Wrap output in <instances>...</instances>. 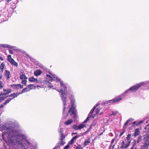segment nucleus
Listing matches in <instances>:
<instances>
[{
	"label": "nucleus",
	"mask_w": 149,
	"mask_h": 149,
	"mask_svg": "<svg viewBox=\"0 0 149 149\" xmlns=\"http://www.w3.org/2000/svg\"><path fill=\"white\" fill-rule=\"evenodd\" d=\"M143 122V121L141 120L139 122H137L136 124V125H139Z\"/></svg>",
	"instance_id": "4c0bfd02"
},
{
	"label": "nucleus",
	"mask_w": 149,
	"mask_h": 149,
	"mask_svg": "<svg viewBox=\"0 0 149 149\" xmlns=\"http://www.w3.org/2000/svg\"><path fill=\"white\" fill-rule=\"evenodd\" d=\"M2 77V76H0V79H1Z\"/></svg>",
	"instance_id": "4d7b16f0"
},
{
	"label": "nucleus",
	"mask_w": 149,
	"mask_h": 149,
	"mask_svg": "<svg viewBox=\"0 0 149 149\" xmlns=\"http://www.w3.org/2000/svg\"><path fill=\"white\" fill-rule=\"evenodd\" d=\"M118 113V112L117 111H112L111 112V113L110 114V116H115Z\"/></svg>",
	"instance_id": "c85d7f7f"
},
{
	"label": "nucleus",
	"mask_w": 149,
	"mask_h": 149,
	"mask_svg": "<svg viewBox=\"0 0 149 149\" xmlns=\"http://www.w3.org/2000/svg\"><path fill=\"white\" fill-rule=\"evenodd\" d=\"M13 47H10V48L13 49Z\"/></svg>",
	"instance_id": "6e6d98bb"
},
{
	"label": "nucleus",
	"mask_w": 149,
	"mask_h": 149,
	"mask_svg": "<svg viewBox=\"0 0 149 149\" xmlns=\"http://www.w3.org/2000/svg\"><path fill=\"white\" fill-rule=\"evenodd\" d=\"M19 94H12L10 95V101L11 100L17 97Z\"/></svg>",
	"instance_id": "a211bd4d"
},
{
	"label": "nucleus",
	"mask_w": 149,
	"mask_h": 149,
	"mask_svg": "<svg viewBox=\"0 0 149 149\" xmlns=\"http://www.w3.org/2000/svg\"><path fill=\"white\" fill-rule=\"evenodd\" d=\"M63 140H61V141H60V144L63 145L65 143L64 141H63Z\"/></svg>",
	"instance_id": "58836bf2"
},
{
	"label": "nucleus",
	"mask_w": 149,
	"mask_h": 149,
	"mask_svg": "<svg viewBox=\"0 0 149 149\" xmlns=\"http://www.w3.org/2000/svg\"><path fill=\"white\" fill-rule=\"evenodd\" d=\"M146 129H149V123L147 125V126H146L145 127Z\"/></svg>",
	"instance_id": "c03bdc74"
},
{
	"label": "nucleus",
	"mask_w": 149,
	"mask_h": 149,
	"mask_svg": "<svg viewBox=\"0 0 149 149\" xmlns=\"http://www.w3.org/2000/svg\"><path fill=\"white\" fill-rule=\"evenodd\" d=\"M99 105L98 104H96V106H95L93 109H92L90 113L89 114L88 116L87 117L86 119L81 123L79 125L77 126L75 125H74L73 126V128L75 130H80L81 129L85 127L86 126V125L85 124L88 121L90 117H92V118H94L95 116L99 112V110L100 109L99 108L96 109L95 110V109H96V107Z\"/></svg>",
	"instance_id": "7ed1b4c3"
},
{
	"label": "nucleus",
	"mask_w": 149,
	"mask_h": 149,
	"mask_svg": "<svg viewBox=\"0 0 149 149\" xmlns=\"http://www.w3.org/2000/svg\"><path fill=\"white\" fill-rule=\"evenodd\" d=\"M30 90V89H29V88L28 87V86H27V87L24 88V89H23L22 91V93L26 92L27 91H29Z\"/></svg>",
	"instance_id": "4be33fe9"
},
{
	"label": "nucleus",
	"mask_w": 149,
	"mask_h": 149,
	"mask_svg": "<svg viewBox=\"0 0 149 149\" xmlns=\"http://www.w3.org/2000/svg\"><path fill=\"white\" fill-rule=\"evenodd\" d=\"M115 141V139H113L111 141V143L110 144V147H111V146H112V149H113V148H114V146H115V144H113V142Z\"/></svg>",
	"instance_id": "393cba45"
},
{
	"label": "nucleus",
	"mask_w": 149,
	"mask_h": 149,
	"mask_svg": "<svg viewBox=\"0 0 149 149\" xmlns=\"http://www.w3.org/2000/svg\"><path fill=\"white\" fill-rule=\"evenodd\" d=\"M5 66L4 64L2 63L1 64L0 66V68H1L2 70H3Z\"/></svg>",
	"instance_id": "f704fd0d"
},
{
	"label": "nucleus",
	"mask_w": 149,
	"mask_h": 149,
	"mask_svg": "<svg viewBox=\"0 0 149 149\" xmlns=\"http://www.w3.org/2000/svg\"><path fill=\"white\" fill-rule=\"evenodd\" d=\"M140 131L139 129L138 128L136 129L134 131V136H136L138 135L139 134Z\"/></svg>",
	"instance_id": "aec40b11"
},
{
	"label": "nucleus",
	"mask_w": 149,
	"mask_h": 149,
	"mask_svg": "<svg viewBox=\"0 0 149 149\" xmlns=\"http://www.w3.org/2000/svg\"><path fill=\"white\" fill-rule=\"evenodd\" d=\"M58 146H56L53 148L52 149H58Z\"/></svg>",
	"instance_id": "a18cd8bd"
},
{
	"label": "nucleus",
	"mask_w": 149,
	"mask_h": 149,
	"mask_svg": "<svg viewBox=\"0 0 149 149\" xmlns=\"http://www.w3.org/2000/svg\"><path fill=\"white\" fill-rule=\"evenodd\" d=\"M124 97V95L123 94H121L119 96L116 97L114 99L106 102L105 104H107L108 105H110L113 103L119 102V101L120 100Z\"/></svg>",
	"instance_id": "39448f33"
},
{
	"label": "nucleus",
	"mask_w": 149,
	"mask_h": 149,
	"mask_svg": "<svg viewBox=\"0 0 149 149\" xmlns=\"http://www.w3.org/2000/svg\"><path fill=\"white\" fill-rule=\"evenodd\" d=\"M133 120V119L132 118H130L128 120H127V121L125 123V124H124V126H126L127 124H128V122L130 121H132V120Z\"/></svg>",
	"instance_id": "2f4dec72"
},
{
	"label": "nucleus",
	"mask_w": 149,
	"mask_h": 149,
	"mask_svg": "<svg viewBox=\"0 0 149 149\" xmlns=\"http://www.w3.org/2000/svg\"><path fill=\"white\" fill-rule=\"evenodd\" d=\"M10 63L13 65L17 67L18 66L17 63L12 58L10 55Z\"/></svg>",
	"instance_id": "9b49d317"
},
{
	"label": "nucleus",
	"mask_w": 149,
	"mask_h": 149,
	"mask_svg": "<svg viewBox=\"0 0 149 149\" xmlns=\"http://www.w3.org/2000/svg\"><path fill=\"white\" fill-rule=\"evenodd\" d=\"M2 48H9V45L7 44H2Z\"/></svg>",
	"instance_id": "cd10ccee"
},
{
	"label": "nucleus",
	"mask_w": 149,
	"mask_h": 149,
	"mask_svg": "<svg viewBox=\"0 0 149 149\" xmlns=\"http://www.w3.org/2000/svg\"><path fill=\"white\" fill-rule=\"evenodd\" d=\"M8 94H0V102L3 100L7 96Z\"/></svg>",
	"instance_id": "4468645a"
},
{
	"label": "nucleus",
	"mask_w": 149,
	"mask_h": 149,
	"mask_svg": "<svg viewBox=\"0 0 149 149\" xmlns=\"http://www.w3.org/2000/svg\"><path fill=\"white\" fill-rule=\"evenodd\" d=\"M144 141H149V132H148V133L145 135L144 137Z\"/></svg>",
	"instance_id": "dca6fc26"
},
{
	"label": "nucleus",
	"mask_w": 149,
	"mask_h": 149,
	"mask_svg": "<svg viewBox=\"0 0 149 149\" xmlns=\"http://www.w3.org/2000/svg\"><path fill=\"white\" fill-rule=\"evenodd\" d=\"M131 135L130 134H128L126 139H125L126 140H127L128 141L131 143Z\"/></svg>",
	"instance_id": "b1692460"
},
{
	"label": "nucleus",
	"mask_w": 149,
	"mask_h": 149,
	"mask_svg": "<svg viewBox=\"0 0 149 149\" xmlns=\"http://www.w3.org/2000/svg\"><path fill=\"white\" fill-rule=\"evenodd\" d=\"M59 132L61 134H63V129L62 128L59 131Z\"/></svg>",
	"instance_id": "ea45409f"
},
{
	"label": "nucleus",
	"mask_w": 149,
	"mask_h": 149,
	"mask_svg": "<svg viewBox=\"0 0 149 149\" xmlns=\"http://www.w3.org/2000/svg\"><path fill=\"white\" fill-rule=\"evenodd\" d=\"M23 130L16 121H10V147L15 149H27L32 146L34 140L27 139V136L22 132Z\"/></svg>",
	"instance_id": "f257e3e1"
},
{
	"label": "nucleus",
	"mask_w": 149,
	"mask_h": 149,
	"mask_svg": "<svg viewBox=\"0 0 149 149\" xmlns=\"http://www.w3.org/2000/svg\"><path fill=\"white\" fill-rule=\"evenodd\" d=\"M29 81L31 82H35L37 83L39 82L38 80L37 79H35L33 77H31L29 78Z\"/></svg>",
	"instance_id": "2eb2a0df"
},
{
	"label": "nucleus",
	"mask_w": 149,
	"mask_h": 149,
	"mask_svg": "<svg viewBox=\"0 0 149 149\" xmlns=\"http://www.w3.org/2000/svg\"><path fill=\"white\" fill-rule=\"evenodd\" d=\"M111 147H112V146H111ZM109 148H110V147H109Z\"/></svg>",
	"instance_id": "bf43d9fd"
},
{
	"label": "nucleus",
	"mask_w": 149,
	"mask_h": 149,
	"mask_svg": "<svg viewBox=\"0 0 149 149\" xmlns=\"http://www.w3.org/2000/svg\"><path fill=\"white\" fill-rule=\"evenodd\" d=\"M136 121H134V122H133V125H135V124H136Z\"/></svg>",
	"instance_id": "8fccbe9b"
},
{
	"label": "nucleus",
	"mask_w": 149,
	"mask_h": 149,
	"mask_svg": "<svg viewBox=\"0 0 149 149\" xmlns=\"http://www.w3.org/2000/svg\"><path fill=\"white\" fill-rule=\"evenodd\" d=\"M77 134V133H72V135H73V134Z\"/></svg>",
	"instance_id": "5fc2aeb1"
},
{
	"label": "nucleus",
	"mask_w": 149,
	"mask_h": 149,
	"mask_svg": "<svg viewBox=\"0 0 149 149\" xmlns=\"http://www.w3.org/2000/svg\"><path fill=\"white\" fill-rule=\"evenodd\" d=\"M37 87H40L39 86H38V85H37Z\"/></svg>",
	"instance_id": "13d9d810"
},
{
	"label": "nucleus",
	"mask_w": 149,
	"mask_h": 149,
	"mask_svg": "<svg viewBox=\"0 0 149 149\" xmlns=\"http://www.w3.org/2000/svg\"><path fill=\"white\" fill-rule=\"evenodd\" d=\"M69 143H68V144L65 146L64 148V149H68L69 147Z\"/></svg>",
	"instance_id": "a19ab883"
},
{
	"label": "nucleus",
	"mask_w": 149,
	"mask_h": 149,
	"mask_svg": "<svg viewBox=\"0 0 149 149\" xmlns=\"http://www.w3.org/2000/svg\"><path fill=\"white\" fill-rule=\"evenodd\" d=\"M9 125L8 124H6L4 125L0 124V131L4 130H7L9 128Z\"/></svg>",
	"instance_id": "6e6552de"
},
{
	"label": "nucleus",
	"mask_w": 149,
	"mask_h": 149,
	"mask_svg": "<svg viewBox=\"0 0 149 149\" xmlns=\"http://www.w3.org/2000/svg\"><path fill=\"white\" fill-rule=\"evenodd\" d=\"M75 149H83V148L80 145H78Z\"/></svg>",
	"instance_id": "473e14b6"
},
{
	"label": "nucleus",
	"mask_w": 149,
	"mask_h": 149,
	"mask_svg": "<svg viewBox=\"0 0 149 149\" xmlns=\"http://www.w3.org/2000/svg\"><path fill=\"white\" fill-rule=\"evenodd\" d=\"M46 76L48 77V79H49V81H51L53 80V78L49 74H47Z\"/></svg>",
	"instance_id": "bb28decb"
},
{
	"label": "nucleus",
	"mask_w": 149,
	"mask_h": 149,
	"mask_svg": "<svg viewBox=\"0 0 149 149\" xmlns=\"http://www.w3.org/2000/svg\"><path fill=\"white\" fill-rule=\"evenodd\" d=\"M136 142L135 141L130 149H137V148L136 146Z\"/></svg>",
	"instance_id": "a878e982"
},
{
	"label": "nucleus",
	"mask_w": 149,
	"mask_h": 149,
	"mask_svg": "<svg viewBox=\"0 0 149 149\" xmlns=\"http://www.w3.org/2000/svg\"><path fill=\"white\" fill-rule=\"evenodd\" d=\"M91 140L90 139H86L84 143V145L85 147L88 145V144L90 142Z\"/></svg>",
	"instance_id": "6ab92c4d"
},
{
	"label": "nucleus",
	"mask_w": 149,
	"mask_h": 149,
	"mask_svg": "<svg viewBox=\"0 0 149 149\" xmlns=\"http://www.w3.org/2000/svg\"><path fill=\"white\" fill-rule=\"evenodd\" d=\"M90 130V129H88L87 130L86 132H84V133H83V134H87V133H88V132Z\"/></svg>",
	"instance_id": "79ce46f5"
},
{
	"label": "nucleus",
	"mask_w": 149,
	"mask_h": 149,
	"mask_svg": "<svg viewBox=\"0 0 149 149\" xmlns=\"http://www.w3.org/2000/svg\"><path fill=\"white\" fill-rule=\"evenodd\" d=\"M11 92V91L10 90V93Z\"/></svg>",
	"instance_id": "052dcab7"
},
{
	"label": "nucleus",
	"mask_w": 149,
	"mask_h": 149,
	"mask_svg": "<svg viewBox=\"0 0 149 149\" xmlns=\"http://www.w3.org/2000/svg\"><path fill=\"white\" fill-rule=\"evenodd\" d=\"M149 143V141H144L143 147L145 148H146L148 146Z\"/></svg>",
	"instance_id": "412c9836"
},
{
	"label": "nucleus",
	"mask_w": 149,
	"mask_h": 149,
	"mask_svg": "<svg viewBox=\"0 0 149 149\" xmlns=\"http://www.w3.org/2000/svg\"><path fill=\"white\" fill-rule=\"evenodd\" d=\"M10 54H13V51L11 50H10Z\"/></svg>",
	"instance_id": "de8ad7c7"
},
{
	"label": "nucleus",
	"mask_w": 149,
	"mask_h": 149,
	"mask_svg": "<svg viewBox=\"0 0 149 149\" xmlns=\"http://www.w3.org/2000/svg\"><path fill=\"white\" fill-rule=\"evenodd\" d=\"M67 94H61V98L63 102V104L64 106V108L63 110V119H65L68 117V113H70L71 115L72 114L74 115V116H75V107L74 105V103L75 102V100L73 97L72 95L71 94L69 95V98L70 100L71 103V107L70 108V106H69L68 107L69 110L68 111V112H67V108L65 107V106L66 105V101L67 99Z\"/></svg>",
	"instance_id": "f03ea898"
},
{
	"label": "nucleus",
	"mask_w": 149,
	"mask_h": 149,
	"mask_svg": "<svg viewBox=\"0 0 149 149\" xmlns=\"http://www.w3.org/2000/svg\"><path fill=\"white\" fill-rule=\"evenodd\" d=\"M3 107V105H1L0 106V108H1Z\"/></svg>",
	"instance_id": "603ef678"
},
{
	"label": "nucleus",
	"mask_w": 149,
	"mask_h": 149,
	"mask_svg": "<svg viewBox=\"0 0 149 149\" xmlns=\"http://www.w3.org/2000/svg\"><path fill=\"white\" fill-rule=\"evenodd\" d=\"M20 79L23 80V79H27V77L25 76V73L22 70L20 73Z\"/></svg>",
	"instance_id": "9d476101"
},
{
	"label": "nucleus",
	"mask_w": 149,
	"mask_h": 149,
	"mask_svg": "<svg viewBox=\"0 0 149 149\" xmlns=\"http://www.w3.org/2000/svg\"><path fill=\"white\" fill-rule=\"evenodd\" d=\"M6 75L7 77V79H8L9 78V72H7V70H6Z\"/></svg>",
	"instance_id": "72a5a7b5"
},
{
	"label": "nucleus",
	"mask_w": 149,
	"mask_h": 149,
	"mask_svg": "<svg viewBox=\"0 0 149 149\" xmlns=\"http://www.w3.org/2000/svg\"><path fill=\"white\" fill-rule=\"evenodd\" d=\"M9 102V100H7L4 103H3V104L5 105L7 103H8Z\"/></svg>",
	"instance_id": "37998d69"
},
{
	"label": "nucleus",
	"mask_w": 149,
	"mask_h": 149,
	"mask_svg": "<svg viewBox=\"0 0 149 149\" xmlns=\"http://www.w3.org/2000/svg\"><path fill=\"white\" fill-rule=\"evenodd\" d=\"M73 122V120L72 119H69L66 121L64 123V124L66 125H68L71 124Z\"/></svg>",
	"instance_id": "ddd939ff"
},
{
	"label": "nucleus",
	"mask_w": 149,
	"mask_h": 149,
	"mask_svg": "<svg viewBox=\"0 0 149 149\" xmlns=\"http://www.w3.org/2000/svg\"><path fill=\"white\" fill-rule=\"evenodd\" d=\"M28 87H29V89H30V90L35 89L36 87V86H35L34 84H30V85H28Z\"/></svg>",
	"instance_id": "5701e85b"
},
{
	"label": "nucleus",
	"mask_w": 149,
	"mask_h": 149,
	"mask_svg": "<svg viewBox=\"0 0 149 149\" xmlns=\"http://www.w3.org/2000/svg\"><path fill=\"white\" fill-rule=\"evenodd\" d=\"M80 136V135H77L76 136L74 137L71 140V141L69 142V144H70V145L72 144L73 142L75 141L76 139H77Z\"/></svg>",
	"instance_id": "f8f14e48"
},
{
	"label": "nucleus",
	"mask_w": 149,
	"mask_h": 149,
	"mask_svg": "<svg viewBox=\"0 0 149 149\" xmlns=\"http://www.w3.org/2000/svg\"><path fill=\"white\" fill-rule=\"evenodd\" d=\"M2 44H0V49H2Z\"/></svg>",
	"instance_id": "09e8293b"
},
{
	"label": "nucleus",
	"mask_w": 149,
	"mask_h": 149,
	"mask_svg": "<svg viewBox=\"0 0 149 149\" xmlns=\"http://www.w3.org/2000/svg\"><path fill=\"white\" fill-rule=\"evenodd\" d=\"M144 83L143 82H141L139 84H137L135 85H134L129 88L125 92L128 93L129 92H134L138 90L139 88H140L141 86H143Z\"/></svg>",
	"instance_id": "20e7f679"
},
{
	"label": "nucleus",
	"mask_w": 149,
	"mask_h": 149,
	"mask_svg": "<svg viewBox=\"0 0 149 149\" xmlns=\"http://www.w3.org/2000/svg\"><path fill=\"white\" fill-rule=\"evenodd\" d=\"M130 142L128 141V140H123L121 144L120 148L121 149H126L129 146Z\"/></svg>",
	"instance_id": "423d86ee"
},
{
	"label": "nucleus",
	"mask_w": 149,
	"mask_h": 149,
	"mask_svg": "<svg viewBox=\"0 0 149 149\" xmlns=\"http://www.w3.org/2000/svg\"><path fill=\"white\" fill-rule=\"evenodd\" d=\"M41 73V71L39 70H36L34 72V75L36 76L40 75Z\"/></svg>",
	"instance_id": "f3484780"
},
{
	"label": "nucleus",
	"mask_w": 149,
	"mask_h": 149,
	"mask_svg": "<svg viewBox=\"0 0 149 149\" xmlns=\"http://www.w3.org/2000/svg\"><path fill=\"white\" fill-rule=\"evenodd\" d=\"M3 86V83L2 81H0V88H1Z\"/></svg>",
	"instance_id": "c9c22d12"
},
{
	"label": "nucleus",
	"mask_w": 149,
	"mask_h": 149,
	"mask_svg": "<svg viewBox=\"0 0 149 149\" xmlns=\"http://www.w3.org/2000/svg\"><path fill=\"white\" fill-rule=\"evenodd\" d=\"M124 133V131H123V132H121L120 134V136H122L123 134Z\"/></svg>",
	"instance_id": "49530a36"
},
{
	"label": "nucleus",
	"mask_w": 149,
	"mask_h": 149,
	"mask_svg": "<svg viewBox=\"0 0 149 149\" xmlns=\"http://www.w3.org/2000/svg\"><path fill=\"white\" fill-rule=\"evenodd\" d=\"M142 139V137L141 136H139L138 137V139L136 141L137 143H139L140 142H141Z\"/></svg>",
	"instance_id": "c756f323"
},
{
	"label": "nucleus",
	"mask_w": 149,
	"mask_h": 149,
	"mask_svg": "<svg viewBox=\"0 0 149 149\" xmlns=\"http://www.w3.org/2000/svg\"><path fill=\"white\" fill-rule=\"evenodd\" d=\"M8 60L9 61V55H8Z\"/></svg>",
	"instance_id": "3c124183"
},
{
	"label": "nucleus",
	"mask_w": 149,
	"mask_h": 149,
	"mask_svg": "<svg viewBox=\"0 0 149 149\" xmlns=\"http://www.w3.org/2000/svg\"><path fill=\"white\" fill-rule=\"evenodd\" d=\"M11 87L14 88L16 89H18L19 88H23V86L20 84H13L11 85Z\"/></svg>",
	"instance_id": "1a4fd4ad"
},
{
	"label": "nucleus",
	"mask_w": 149,
	"mask_h": 149,
	"mask_svg": "<svg viewBox=\"0 0 149 149\" xmlns=\"http://www.w3.org/2000/svg\"><path fill=\"white\" fill-rule=\"evenodd\" d=\"M92 125H91L90 126V128L89 129H90V130L91 129V127H92Z\"/></svg>",
	"instance_id": "864d4df0"
},
{
	"label": "nucleus",
	"mask_w": 149,
	"mask_h": 149,
	"mask_svg": "<svg viewBox=\"0 0 149 149\" xmlns=\"http://www.w3.org/2000/svg\"><path fill=\"white\" fill-rule=\"evenodd\" d=\"M27 79H23V80L22 81V83L23 84H24L25 86L26 85V83L27 82Z\"/></svg>",
	"instance_id": "7c9ffc66"
},
{
	"label": "nucleus",
	"mask_w": 149,
	"mask_h": 149,
	"mask_svg": "<svg viewBox=\"0 0 149 149\" xmlns=\"http://www.w3.org/2000/svg\"><path fill=\"white\" fill-rule=\"evenodd\" d=\"M60 140H63L65 139V136L63 134H61Z\"/></svg>",
	"instance_id": "e433bc0d"
},
{
	"label": "nucleus",
	"mask_w": 149,
	"mask_h": 149,
	"mask_svg": "<svg viewBox=\"0 0 149 149\" xmlns=\"http://www.w3.org/2000/svg\"><path fill=\"white\" fill-rule=\"evenodd\" d=\"M9 133L8 132H5L3 133L2 134V137L3 140L6 141L7 140H9Z\"/></svg>",
	"instance_id": "0eeeda50"
}]
</instances>
